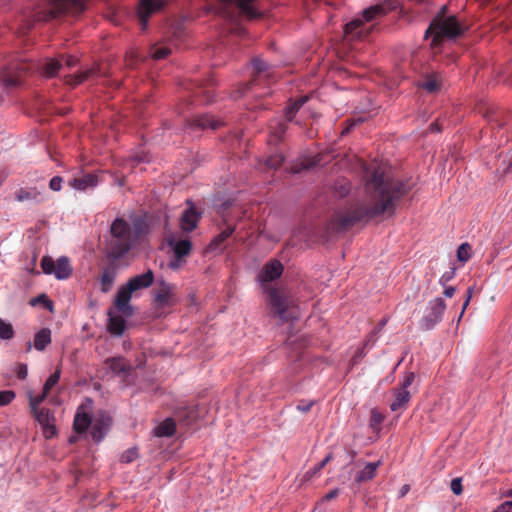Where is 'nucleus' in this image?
Wrapping results in <instances>:
<instances>
[{"instance_id": "nucleus-18", "label": "nucleus", "mask_w": 512, "mask_h": 512, "mask_svg": "<svg viewBox=\"0 0 512 512\" xmlns=\"http://www.w3.org/2000/svg\"><path fill=\"white\" fill-rule=\"evenodd\" d=\"M98 184V178L93 174H85L80 178H74L69 182V185L78 191H86L87 189L94 188Z\"/></svg>"}, {"instance_id": "nucleus-13", "label": "nucleus", "mask_w": 512, "mask_h": 512, "mask_svg": "<svg viewBox=\"0 0 512 512\" xmlns=\"http://www.w3.org/2000/svg\"><path fill=\"white\" fill-rule=\"evenodd\" d=\"M111 260L112 262L102 269L99 277L100 290L103 293L111 291L118 273V266L115 263L116 260Z\"/></svg>"}, {"instance_id": "nucleus-44", "label": "nucleus", "mask_w": 512, "mask_h": 512, "mask_svg": "<svg viewBox=\"0 0 512 512\" xmlns=\"http://www.w3.org/2000/svg\"><path fill=\"white\" fill-rule=\"evenodd\" d=\"M16 374L20 379H25L28 375V368L26 364H19L16 368Z\"/></svg>"}, {"instance_id": "nucleus-55", "label": "nucleus", "mask_w": 512, "mask_h": 512, "mask_svg": "<svg viewBox=\"0 0 512 512\" xmlns=\"http://www.w3.org/2000/svg\"><path fill=\"white\" fill-rule=\"evenodd\" d=\"M473 291H474V288H473V287H469V288L467 289V292H466V300L470 301V300L472 299Z\"/></svg>"}, {"instance_id": "nucleus-56", "label": "nucleus", "mask_w": 512, "mask_h": 512, "mask_svg": "<svg viewBox=\"0 0 512 512\" xmlns=\"http://www.w3.org/2000/svg\"><path fill=\"white\" fill-rule=\"evenodd\" d=\"M469 303H470V301L465 299V301L463 303V306H462V310H461L460 316H459V320L462 318V316H463L466 308L468 307Z\"/></svg>"}, {"instance_id": "nucleus-25", "label": "nucleus", "mask_w": 512, "mask_h": 512, "mask_svg": "<svg viewBox=\"0 0 512 512\" xmlns=\"http://www.w3.org/2000/svg\"><path fill=\"white\" fill-rule=\"evenodd\" d=\"M105 364L114 375L125 373L130 367L123 358H110L105 361Z\"/></svg>"}, {"instance_id": "nucleus-45", "label": "nucleus", "mask_w": 512, "mask_h": 512, "mask_svg": "<svg viewBox=\"0 0 512 512\" xmlns=\"http://www.w3.org/2000/svg\"><path fill=\"white\" fill-rule=\"evenodd\" d=\"M493 512H512V501L502 503Z\"/></svg>"}, {"instance_id": "nucleus-62", "label": "nucleus", "mask_w": 512, "mask_h": 512, "mask_svg": "<svg viewBox=\"0 0 512 512\" xmlns=\"http://www.w3.org/2000/svg\"><path fill=\"white\" fill-rule=\"evenodd\" d=\"M47 306L49 307V309H52V302H47Z\"/></svg>"}, {"instance_id": "nucleus-50", "label": "nucleus", "mask_w": 512, "mask_h": 512, "mask_svg": "<svg viewBox=\"0 0 512 512\" xmlns=\"http://www.w3.org/2000/svg\"><path fill=\"white\" fill-rule=\"evenodd\" d=\"M337 495H338V489H334V490L330 491L329 493H327L323 497V499L326 500V501H329V500L334 499Z\"/></svg>"}, {"instance_id": "nucleus-35", "label": "nucleus", "mask_w": 512, "mask_h": 512, "mask_svg": "<svg viewBox=\"0 0 512 512\" xmlns=\"http://www.w3.org/2000/svg\"><path fill=\"white\" fill-rule=\"evenodd\" d=\"M46 396L47 394H45L44 392H42V394L39 396H30L29 403L33 413H35L36 411H41V409H39V405L46 398Z\"/></svg>"}, {"instance_id": "nucleus-5", "label": "nucleus", "mask_w": 512, "mask_h": 512, "mask_svg": "<svg viewBox=\"0 0 512 512\" xmlns=\"http://www.w3.org/2000/svg\"><path fill=\"white\" fill-rule=\"evenodd\" d=\"M165 242L173 253V258L169 261L168 267L176 271L186 263L185 258L191 252L192 243L189 239L177 237L171 232L165 235Z\"/></svg>"}, {"instance_id": "nucleus-63", "label": "nucleus", "mask_w": 512, "mask_h": 512, "mask_svg": "<svg viewBox=\"0 0 512 512\" xmlns=\"http://www.w3.org/2000/svg\"><path fill=\"white\" fill-rule=\"evenodd\" d=\"M436 128V125L432 124L431 125V130H434Z\"/></svg>"}, {"instance_id": "nucleus-40", "label": "nucleus", "mask_w": 512, "mask_h": 512, "mask_svg": "<svg viewBox=\"0 0 512 512\" xmlns=\"http://www.w3.org/2000/svg\"><path fill=\"white\" fill-rule=\"evenodd\" d=\"M283 157L280 154L273 155L266 160V165L272 169H277L283 163Z\"/></svg>"}, {"instance_id": "nucleus-53", "label": "nucleus", "mask_w": 512, "mask_h": 512, "mask_svg": "<svg viewBox=\"0 0 512 512\" xmlns=\"http://www.w3.org/2000/svg\"><path fill=\"white\" fill-rule=\"evenodd\" d=\"M410 490V486L408 484H405L401 487L399 491V497H404Z\"/></svg>"}, {"instance_id": "nucleus-24", "label": "nucleus", "mask_w": 512, "mask_h": 512, "mask_svg": "<svg viewBox=\"0 0 512 512\" xmlns=\"http://www.w3.org/2000/svg\"><path fill=\"white\" fill-rule=\"evenodd\" d=\"M380 465H381L380 461L371 462V463L366 464L365 467L361 471L358 472V474L356 476V481L364 482V481L371 480L376 475V471Z\"/></svg>"}, {"instance_id": "nucleus-46", "label": "nucleus", "mask_w": 512, "mask_h": 512, "mask_svg": "<svg viewBox=\"0 0 512 512\" xmlns=\"http://www.w3.org/2000/svg\"><path fill=\"white\" fill-rule=\"evenodd\" d=\"M253 67L258 71V72H262V71H265L267 69V64L266 62H264L263 60L261 59H254L253 62Z\"/></svg>"}, {"instance_id": "nucleus-57", "label": "nucleus", "mask_w": 512, "mask_h": 512, "mask_svg": "<svg viewBox=\"0 0 512 512\" xmlns=\"http://www.w3.org/2000/svg\"><path fill=\"white\" fill-rule=\"evenodd\" d=\"M19 82L17 80H12V79H7L5 80V84L7 86H15L17 85Z\"/></svg>"}, {"instance_id": "nucleus-9", "label": "nucleus", "mask_w": 512, "mask_h": 512, "mask_svg": "<svg viewBox=\"0 0 512 512\" xmlns=\"http://www.w3.org/2000/svg\"><path fill=\"white\" fill-rule=\"evenodd\" d=\"M92 408L93 402L90 399H87L85 403L78 407L73 423L76 432L83 433L90 426Z\"/></svg>"}, {"instance_id": "nucleus-6", "label": "nucleus", "mask_w": 512, "mask_h": 512, "mask_svg": "<svg viewBox=\"0 0 512 512\" xmlns=\"http://www.w3.org/2000/svg\"><path fill=\"white\" fill-rule=\"evenodd\" d=\"M415 380V374L413 372H407L400 384V387L394 391V400L392 401L390 408L393 412L405 409L411 400V394L409 387Z\"/></svg>"}, {"instance_id": "nucleus-34", "label": "nucleus", "mask_w": 512, "mask_h": 512, "mask_svg": "<svg viewBox=\"0 0 512 512\" xmlns=\"http://www.w3.org/2000/svg\"><path fill=\"white\" fill-rule=\"evenodd\" d=\"M15 392L12 390L0 391V406H5L15 399Z\"/></svg>"}, {"instance_id": "nucleus-30", "label": "nucleus", "mask_w": 512, "mask_h": 512, "mask_svg": "<svg viewBox=\"0 0 512 512\" xmlns=\"http://www.w3.org/2000/svg\"><path fill=\"white\" fill-rule=\"evenodd\" d=\"M383 421H384L383 414L380 413L377 409H373L371 411V418H370L371 428L375 431H378L380 429V426Z\"/></svg>"}, {"instance_id": "nucleus-26", "label": "nucleus", "mask_w": 512, "mask_h": 512, "mask_svg": "<svg viewBox=\"0 0 512 512\" xmlns=\"http://www.w3.org/2000/svg\"><path fill=\"white\" fill-rule=\"evenodd\" d=\"M253 0H237V5L241 9L242 13L249 19H255L259 17V13L254 9L250 3Z\"/></svg>"}, {"instance_id": "nucleus-48", "label": "nucleus", "mask_w": 512, "mask_h": 512, "mask_svg": "<svg viewBox=\"0 0 512 512\" xmlns=\"http://www.w3.org/2000/svg\"><path fill=\"white\" fill-rule=\"evenodd\" d=\"M311 407H312V402H309V403L299 404L297 406V409L303 413H306L311 409Z\"/></svg>"}, {"instance_id": "nucleus-64", "label": "nucleus", "mask_w": 512, "mask_h": 512, "mask_svg": "<svg viewBox=\"0 0 512 512\" xmlns=\"http://www.w3.org/2000/svg\"><path fill=\"white\" fill-rule=\"evenodd\" d=\"M71 1H72L73 3H77V2H78V0H71Z\"/></svg>"}, {"instance_id": "nucleus-36", "label": "nucleus", "mask_w": 512, "mask_h": 512, "mask_svg": "<svg viewBox=\"0 0 512 512\" xmlns=\"http://www.w3.org/2000/svg\"><path fill=\"white\" fill-rule=\"evenodd\" d=\"M91 73H92V70H85L77 75L70 77V79L68 80V83L72 84V85L80 84L83 81H85Z\"/></svg>"}, {"instance_id": "nucleus-12", "label": "nucleus", "mask_w": 512, "mask_h": 512, "mask_svg": "<svg viewBox=\"0 0 512 512\" xmlns=\"http://www.w3.org/2000/svg\"><path fill=\"white\" fill-rule=\"evenodd\" d=\"M164 5L163 0H141L138 5L137 15L142 24V29H145L149 17L158 12Z\"/></svg>"}, {"instance_id": "nucleus-23", "label": "nucleus", "mask_w": 512, "mask_h": 512, "mask_svg": "<svg viewBox=\"0 0 512 512\" xmlns=\"http://www.w3.org/2000/svg\"><path fill=\"white\" fill-rule=\"evenodd\" d=\"M51 343V331L43 328L34 336V347L38 351H43Z\"/></svg>"}, {"instance_id": "nucleus-43", "label": "nucleus", "mask_w": 512, "mask_h": 512, "mask_svg": "<svg viewBox=\"0 0 512 512\" xmlns=\"http://www.w3.org/2000/svg\"><path fill=\"white\" fill-rule=\"evenodd\" d=\"M49 187L53 191H60L62 187V178L59 176L53 177L49 182Z\"/></svg>"}, {"instance_id": "nucleus-39", "label": "nucleus", "mask_w": 512, "mask_h": 512, "mask_svg": "<svg viewBox=\"0 0 512 512\" xmlns=\"http://www.w3.org/2000/svg\"><path fill=\"white\" fill-rule=\"evenodd\" d=\"M170 53H171V50L169 48L159 47V48H154L152 50L151 56L156 60H160V59L166 58Z\"/></svg>"}, {"instance_id": "nucleus-51", "label": "nucleus", "mask_w": 512, "mask_h": 512, "mask_svg": "<svg viewBox=\"0 0 512 512\" xmlns=\"http://www.w3.org/2000/svg\"><path fill=\"white\" fill-rule=\"evenodd\" d=\"M76 62H77V59H76L75 57H73V56H67V57H66V61H65V63H66V65H67L68 67H73V66H75Z\"/></svg>"}, {"instance_id": "nucleus-27", "label": "nucleus", "mask_w": 512, "mask_h": 512, "mask_svg": "<svg viewBox=\"0 0 512 512\" xmlns=\"http://www.w3.org/2000/svg\"><path fill=\"white\" fill-rule=\"evenodd\" d=\"M60 63L55 59H48L42 67V74L46 77L54 76L60 69Z\"/></svg>"}, {"instance_id": "nucleus-16", "label": "nucleus", "mask_w": 512, "mask_h": 512, "mask_svg": "<svg viewBox=\"0 0 512 512\" xmlns=\"http://www.w3.org/2000/svg\"><path fill=\"white\" fill-rule=\"evenodd\" d=\"M187 205L180 219V227L184 232H191L197 227L200 214L195 211L192 202L188 201Z\"/></svg>"}, {"instance_id": "nucleus-38", "label": "nucleus", "mask_w": 512, "mask_h": 512, "mask_svg": "<svg viewBox=\"0 0 512 512\" xmlns=\"http://www.w3.org/2000/svg\"><path fill=\"white\" fill-rule=\"evenodd\" d=\"M137 457H138L137 449L136 448H130V449L126 450L121 455L120 460L123 463H130V462H133L135 459H137Z\"/></svg>"}, {"instance_id": "nucleus-14", "label": "nucleus", "mask_w": 512, "mask_h": 512, "mask_svg": "<svg viewBox=\"0 0 512 512\" xmlns=\"http://www.w3.org/2000/svg\"><path fill=\"white\" fill-rule=\"evenodd\" d=\"M111 425V417L107 413H99L92 424L91 436L94 441L100 442L104 439Z\"/></svg>"}, {"instance_id": "nucleus-41", "label": "nucleus", "mask_w": 512, "mask_h": 512, "mask_svg": "<svg viewBox=\"0 0 512 512\" xmlns=\"http://www.w3.org/2000/svg\"><path fill=\"white\" fill-rule=\"evenodd\" d=\"M203 128L215 129L218 127V122L215 121L211 116H205L199 123Z\"/></svg>"}, {"instance_id": "nucleus-8", "label": "nucleus", "mask_w": 512, "mask_h": 512, "mask_svg": "<svg viewBox=\"0 0 512 512\" xmlns=\"http://www.w3.org/2000/svg\"><path fill=\"white\" fill-rule=\"evenodd\" d=\"M176 302L175 286L163 280H159L154 291V303L156 307L164 309L173 306Z\"/></svg>"}, {"instance_id": "nucleus-21", "label": "nucleus", "mask_w": 512, "mask_h": 512, "mask_svg": "<svg viewBox=\"0 0 512 512\" xmlns=\"http://www.w3.org/2000/svg\"><path fill=\"white\" fill-rule=\"evenodd\" d=\"M72 274L70 261L66 256H61L56 261L54 276L58 280H65Z\"/></svg>"}, {"instance_id": "nucleus-1", "label": "nucleus", "mask_w": 512, "mask_h": 512, "mask_svg": "<svg viewBox=\"0 0 512 512\" xmlns=\"http://www.w3.org/2000/svg\"><path fill=\"white\" fill-rule=\"evenodd\" d=\"M133 224L134 230L131 229L128 222L121 218L113 221L111 225L113 240L109 244L107 253L109 259L118 260L123 257L131 249L134 242L146 232L147 226L143 219L138 218Z\"/></svg>"}, {"instance_id": "nucleus-10", "label": "nucleus", "mask_w": 512, "mask_h": 512, "mask_svg": "<svg viewBox=\"0 0 512 512\" xmlns=\"http://www.w3.org/2000/svg\"><path fill=\"white\" fill-rule=\"evenodd\" d=\"M429 313L423 319V327L431 329L438 323L444 314L446 305L441 298H435L429 302Z\"/></svg>"}, {"instance_id": "nucleus-19", "label": "nucleus", "mask_w": 512, "mask_h": 512, "mask_svg": "<svg viewBox=\"0 0 512 512\" xmlns=\"http://www.w3.org/2000/svg\"><path fill=\"white\" fill-rule=\"evenodd\" d=\"M444 82L441 75L437 73L429 74L419 83V87L428 93H435L441 90Z\"/></svg>"}, {"instance_id": "nucleus-58", "label": "nucleus", "mask_w": 512, "mask_h": 512, "mask_svg": "<svg viewBox=\"0 0 512 512\" xmlns=\"http://www.w3.org/2000/svg\"><path fill=\"white\" fill-rule=\"evenodd\" d=\"M27 198H28V193H25V194H22V193H21V194H18V195H17V199H18L19 201H23V200H25V199H27Z\"/></svg>"}, {"instance_id": "nucleus-61", "label": "nucleus", "mask_w": 512, "mask_h": 512, "mask_svg": "<svg viewBox=\"0 0 512 512\" xmlns=\"http://www.w3.org/2000/svg\"><path fill=\"white\" fill-rule=\"evenodd\" d=\"M349 130H350V127L346 128L345 130L342 131V134L348 133Z\"/></svg>"}, {"instance_id": "nucleus-33", "label": "nucleus", "mask_w": 512, "mask_h": 512, "mask_svg": "<svg viewBox=\"0 0 512 512\" xmlns=\"http://www.w3.org/2000/svg\"><path fill=\"white\" fill-rule=\"evenodd\" d=\"M305 101L306 98H301L300 100L293 103V105L286 108L285 115L288 121L292 120V118L295 115V112L305 103Z\"/></svg>"}, {"instance_id": "nucleus-60", "label": "nucleus", "mask_w": 512, "mask_h": 512, "mask_svg": "<svg viewBox=\"0 0 512 512\" xmlns=\"http://www.w3.org/2000/svg\"><path fill=\"white\" fill-rule=\"evenodd\" d=\"M223 4L228 5L232 3V0H220Z\"/></svg>"}, {"instance_id": "nucleus-7", "label": "nucleus", "mask_w": 512, "mask_h": 512, "mask_svg": "<svg viewBox=\"0 0 512 512\" xmlns=\"http://www.w3.org/2000/svg\"><path fill=\"white\" fill-rule=\"evenodd\" d=\"M387 13V9H385L382 5H375L367 8L363 11L361 18H356L351 22L347 23L344 28V33L347 37H357L358 33L356 30L363 25L365 22H369L375 19L378 16L385 15Z\"/></svg>"}, {"instance_id": "nucleus-32", "label": "nucleus", "mask_w": 512, "mask_h": 512, "mask_svg": "<svg viewBox=\"0 0 512 512\" xmlns=\"http://www.w3.org/2000/svg\"><path fill=\"white\" fill-rule=\"evenodd\" d=\"M55 267H56V262L51 257L44 256L42 258L41 268L45 274H47V275L53 274L54 275Z\"/></svg>"}, {"instance_id": "nucleus-17", "label": "nucleus", "mask_w": 512, "mask_h": 512, "mask_svg": "<svg viewBox=\"0 0 512 512\" xmlns=\"http://www.w3.org/2000/svg\"><path fill=\"white\" fill-rule=\"evenodd\" d=\"M122 315H118L114 309L108 311V330L115 336H121L126 329V321Z\"/></svg>"}, {"instance_id": "nucleus-2", "label": "nucleus", "mask_w": 512, "mask_h": 512, "mask_svg": "<svg viewBox=\"0 0 512 512\" xmlns=\"http://www.w3.org/2000/svg\"><path fill=\"white\" fill-rule=\"evenodd\" d=\"M154 281V274L151 270L143 274L136 275L128 280L125 285L119 287L114 300V306L117 312L130 317L132 315V307L130 301L132 294L140 289L148 288Z\"/></svg>"}, {"instance_id": "nucleus-22", "label": "nucleus", "mask_w": 512, "mask_h": 512, "mask_svg": "<svg viewBox=\"0 0 512 512\" xmlns=\"http://www.w3.org/2000/svg\"><path fill=\"white\" fill-rule=\"evenodd\" d=\"M175 422L168 418L158 424L154 429V435L157 437H170L175 433Z\"/></svg>"}, {"instance_id": "nucleus-59", "label": "nucleus", "mask_w": 512, "mask_h": 512, "mask_svg": "<svg viewBox=\"0 0 512 512\" xmlns=\"http://www.w3.org/2000/svg\"><path fill=\"white\" fill-rule=\"evenodd\" d=\"M504 495H505L506 497H512V490L506 491V492L504 493Z\"/></svg>"}, {"instance_id": "nucleus-4", "label": "nucleus", "mask_w": 512, "mask_h": 512, "mask_svg": "<svg viewBox=\"0 0 512 512\" xmlns=\"http://www.w3.org/2000/svg\"><path fill=\"white\" fill-rule=\"evenodd\" d=\"M464 32L455 16L437 15L426 30L425 36H432V44L437 45L443 38L455 39Z\"/></svg>"}, {"instance_id": "nucleus-42", "label": "nucleus", "mask_w": 512, "mask_h": 512, "mask_svg": "<svg viewBox=\"0 0 512 512\" xmlns=\"http://www.w3.org/2000/svg\"><path fill=\"white\" fill-rule=\"evenodd\" d=\"M450 488L455 495H460L463 491L462 482L460 478H455L451 481Z\"/></svg>"}, {"instance_id": "nucleus-52", "label": "nucleus", "mask_w": 512, "mask_h": 512, "mask_svg": "<svg viewBox=\"0 0 512 512\" xmlns=\"http://www.w3.org/2000/svg\"><path fill=\"white\" fill-rule=\"evenodd\" d=\"M455 293V288L452 286L446 287L444 290V295L448 298L452 297Z\"/></svg>"}, {"instance_id": "nucleus-11", "label": "nucleus", "mask_w": 512, "mask_h": 512, "mask_svg": "<svg viewBox=\"0 0 512 512\" xmlns=\"http://www.w3.org/2000/svg\"><path fill=\"white\" fill-rule=\"evenodd\" d=\"M33 415L41 426L43 436L46 439H50L56 435L55 418L50 410L42 408L41 411H36Z\"/></svg>"}, {"instance_id": "nucleus-28", "label": "nucleus", "mask_w": 512, "mask_h": 512, "mask_svg": "<svg viewBox=\"0 0 512 512\" xmlns=\"http://www.w3.org/2000/svg\"><path fill=\"white\" fill-rule=\"evenodd\" d=\"M14 334L12 324L0 318V339L10 340L14 337Z\"/></svg>"}, {"instance_id": "nucleus-3", "label": "nucleus", "mask_w": 512, "mask_h": 512, "mask_svg": "<svg viewBox=\"0 0 512 512\" xmlns=\"http://www.w3.org/2000/svg\"><path fill=\"white\" fill-rule=\"evenodd\" d=\"M369 190L373 189L371 198L372 206L368 208L364 216L373 217L385 212L392 206V198L385 186L383 173L376 170L371 181L367 184Z\"/></svg>"}, {"instance_id": "nucleus-15", "label": "nucleus", "mask_w": 512, "mask_h": 512, "mask_svg": "<svg viewBox=\"0 0 512 512\" xmlns=\"http://www.w3.org/2000/svg\"><path fill=\"white\" fill-rule=\"evenodd\" d=\"M283 273V265L278 260H272L265 264L258 275L261 284L271 282L279 278Z\"/></svg>"}, {"instance_id": "nucleus-29", "label": "nucleus", "mask_w": 512, "mask_h": 512, "mask_svg": "<svg viewBox=\"0 0 512 512\" xmlns=\"http://www.w3.org/2000/svg\"><path fill=\"white\" fill-rule=\"evenodd\" d=\"M61 371L60 369H57L52 375L48 377L46 380L44 386H43V392L45 394H48L49 391L58 383L60 379Z\"/></svg>"}, {"instance_id": "nucleus-49", "label": "nucleus", "mask_w": 512, "mask_h": 512, "mask_svg": "<svg viewBox=\"0 0 512 512\" xmlns=\"http://www.w3.org/2000/svg\"><path fill=\"white\" fill-rule=\"evenodd\" d=\"M231 234H232V230H226V231H223V232H221V233L217 236L216 241H223V240H225L226 238H228Z\"/></svg>"}, {"instance_id": "nucleus-37", "label": "nucleus", "mask_w": 512, "mask_h": 512, "mask_svg": "<svg viewBox=\"0 0 512 512\" xmlns=\"http://www.w3.org/2000/svg\"><path fill=\"white\" fill-rule=\"evenodd\" d=\"M332 459V454H328L315 468L309 470L307 473H306V476L308 478H311L312 476H314L315 474H317L322 468H324L327 463H329Z\"/></svg>"}, {"instance_id": "nucleus-47", "label": "nucleus", "mask_w": 512, "mask_h": 512, "mask_svg": "<svg viewBox=\"0 0 512 512\" xmlns=\"http://www.w3.org/2000/svg\"><path fill=\"white\" fill-rule=\"evenodd\" d=\"M454 270H452L451 272H448V273H445L441 276L440 278V283L442 285H445L446 282L450 281L453 277H454Z\"/></svg>"}, {"instance_id": "nucleus-31", "label": "nucleus", "mask_w": 512, "mask_h": 512, "mask_svg": "<svg viewBox=\"0 0 512 512\" xmlns=\"http://www.w3.org/2000/svg\"><path fill=\"white\" fill-rule=\"evenodd\" d=\"M471 257V247L468 243L461 244L457 249V258L461 262H467Z\"/></svg>"}, {"instance_id": "nucleus-54", "label": "nucleus", "mask_w": 512, "mask_h": 512, "mask_svg": "<svg viewBox=\"0 0 512 512\" xmlns=\"http://www.w3.org/2000/svg\"><path fill=\"white\" fill-rule=\"evenodd\" d=\"M285 129H286V128H285V126L281 124V125L279 126V129H278V130H276V131H274L273 133H274V135H275L276 137L280 138V137L284 134Z\"/></svg>"}, {"instance_id": "nucleus-20", "label": "nucleus", "mask_w": 512, "mask_h": 512, "mask_svg": "<svg viewBox=\"0 0 512 512\" xmlns=\"http://www.w3.org/2000/svg\"><path fill=\"white\" fill-rule=\"evenodd\" d=\"M269 301L272 307L275 309L279 317L283 320H287L285 315L288 308L286 299H284L277 291L272 290L269 293Z\"/></svg>"}]
</instances>
